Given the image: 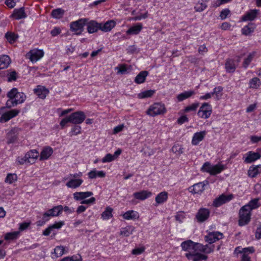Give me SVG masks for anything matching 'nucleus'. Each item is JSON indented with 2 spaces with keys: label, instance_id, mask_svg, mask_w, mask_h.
<instances>
[{
  "label": "nucleus",
  "instance_id": "nucleus-32",
  "mask_svg": "<svg viewBox=\"0 0 261 261\" xmlns=\"http://www.w3.org/2000/svg\"><path fill=\"white\" fill-rule=\"evenodd\" d=\"M260 205L259 199L255 198L250 200L247 204L244 205V206L251 212L252 210L257 208Z\"/></svg>",
  "mask_w": 261,
  "mask_h": 261
},
{
  "label": "nucleus",
  "instance_id": "nucleus-48",
  "mask_svg": "<svg viewBox=\"0 0 261 261\" xmlns=\"http://www.w3.org/2000/svg\"><path fill=\"white\" fill-rule=\"evenodd\" d=\"M113 209L110 207L106 208V210L102 213L101 218L103 220H109L112 217Z\"/></svg>",
  "mask_w": 261,
  "mask_h": 261
},
{
  "label": "nucleus",
  "instance_id": "nucleus-63",
  "mask_svg": "<svg viewBox=\"0 0 261 261\" xmlns=\"http://www.w3.org/2000/svg\"><path fill=\"white\" fill-rule=\"evenodd\" d=\"M185 218V215L184 212H178L177 213L175 216V219L177 221H179L180 223L182 222L183 220Z\"/></svg>",
  "mask_w": 261,
  "mask_h": 261
},
{
  "label": "nucleus",
  "instance_id": "nucleus-53",
  "mask_svg": "<svg viewBox=\"0 0 261 261\" xmlns=\"http://www.w3.org/2000/svg\"><path fill=\"white\" fill-rule=\"evenodd\" d=\"M223 90V88L221 86H218L215 87L213 89V91L212 92L213 93V95L216 96V99L218 100L220 99V97L222 96V91Z\"/></svg>",
  "mask_w": 261,
  "mask_h": 261
},
{
  "label": "nucleus",
  "instance_id": "nucleus-8",
  "mask_svg": "<svg viewBox=\"0 0 261 261\" xmlns=\"http://www.w3.org/2000/svg\"><path fill=\"white\" fill-rule=\"evenodd\" d=\"M71 123L74 124H80L82 123L86 119V115L84 112L78 111L72 113L69 116Z\"/></svg>",
  "mask_w": 261,
  "mask_h": 261
},
{
  "label": "nucleus",
  "instance_id": "nucleus-34",
  "mask_svg": "<svg viewBox=\"0 0 261 261\" xmlns=\"http://www.w3.org/2000/svg\"><path fill=\"white\" fill-rule=\"evenodd\" d=\"M100 23V30L107 32L110 31L115 26V22L113 20H109L105 23Z\"/></svg>",
  "mask_w": 261,
  "mask_h": 261
},
{
  "label": "nucleus",
  "instance_id": "nucleus-4",
  "mask_svg": "<svg viewBox=\"0 0 261 261\" xmlns=\"http://www.w3.org/2000/svg\"><path fill=\"white\" fill-rule=\"evenodd\" d=\"M87 21L88 19L87 18H81L71 22L70 24V30L74 32V34L76 35H81L84 31V27L86 25Z\"/></svg>",
  "mask_w": 261,
  "mask_h": 261
},
{
  "label": "nucleus",
  "instance_id": "nucleus-26",
  "mask_svg": "<svg viewBox=\"0 0 261 261\" xmlns=\"http://www.w3.org/2000/svg\"><path fill=\"white\" fill-rule=\"evenodd\" d=\"M88 176L90 179H95L97 177L103 178L106 176V173L103 171H98L94 169L88 173Z\"/></svg>",
  "mask_w": 261,
  "mask_h": 261
},
{
  "label": "nucleus",
  "instance_id": "nucleus-57",
  "mask_svg": "<svg viewBox=\"0 0 261 261\" xmlns=\"http://www.w3.org/2000/svg\"><path fill=\"white\" fill-rule=\"evenodd\" d=\"M206 7L207 5L205 3H197L194 7V9L196 12H200L203 11Z\"/></svg>",
  "mask_w": 261,
  "mask_h": 261
},
{
  "label": "nucleus",
  "instance_id": "nucleus-44",
  "mask_svg": "<svg viewBox=\"0 0 261 261\" xmlns=\"http://www.w3.org/2000/svg\"><path fill=\"white\" fill-rule=\"evenodd\" d=\"M5 37L10 43L13 44L16 41L18 36L14 33L8 32L6 33Z\"/></svg>",
  "mask_w": 261,
  "mask_h": 261
},
{
  "label": "nucleus",
  "instance_id": "nucleus-17",
  "mask_svg": "<svg viewBox=\"0 0 261 261\" xmlns=\"http://www.w3.org/2000/svg\"><path fill=\"white\" fill-rule=\"evenodd\" d=\"M86 25L87 26V32L89 34L94 33L100 30V23L95 20L89 21L88 19Z\"/></svg>",
  "mask_w": 261,
  "mask_h": 261
},
{
  "label": "nucleus",
  "instance_id": "nucleus-52",
  "mask_svg": "<svg viewBox=\"0 0 261 261\" xmlns=\"http://www.w3.org/2000/svg\"><path fill=\"white\" fill-rule=\"evenodd\" d=\"M65 248L63 246H56L54 249V253L56 257L61 256L64 254Z\"/></svg>",
  "mask_w": 261,
  "mask_h": 261
},
{
  "label": "nucleus",
  "instance_id": "nucleus-33",
  "mask_svg": "<svg viewBox=\"0 0 261 261\" xmlns=\"http://www.w3.org/2000/svg\"><path fill=\"white\" fill-rule=\"evenodd\" d=\"M83 182V180L82 179H74L71 178L66 184L67 187L76 189L79 187Z\"/></svg>",
  "mask_w": 261,
  "mask_h": 261
},
{
  "label": "nucleus",
  "instance_id": "nucleus-36",
  "mask_svg": "<svg viewBox=\"0 0 261 261\" xmlns=\"http://www.w3.org/2000/svg\"><path fill=\"white\" fill-rule=\"evenodd\" d=\"M28 159L30 161V164H33L35 163V160L38 158L39 156V152L36 149L30 150L29 151L26 153Z\"/></svg>",
  "mask_w": 261,
  "mask_h": 261
},
{
  "label": "nucleus",
  "instance_id": "nucleus-9",
  "mask_svg": "<svg viewBox=\"0 0 261 261\" xmlns=\"http://www.w3.org/2000/svg\"><path fill=\"white\" fill-rule=\"evenodd\" d=\"M207 185H208V181L205 180L202 182L195 184L190 187L188 190L190 192L193 194H201L205 190V186Z\"/></svg>",
  "mask_w": 261,
  "mask_h": 261
},
{
  "label": "nucleus",
  "instance_id": "nucleus-6",
  "mask_svg": "<svg viewBox=\"0 0 261 261\" xmlns=\"http://www.w3.org/2000/svg\"><path fill=\"white\" fill-rule=\"evenodd\" d=\"M4 109V107L0 108V115H1V117H0L1 122H6L11 119L17 116L20 113V111L16 109L11 110L4 113L3 111Z\"/></svg>",
  "mask_w": 261,
  "mask_h": 261
},
{
  "label": "nucleus",
  "instance_id": "nucleus-29",
  "mask_svg": "<svg viewBox=\"0 0 261 261\" xmlns=\"http://www.w3.org/2000/svg\"><path fill=\"white\" fill-rule=\"evenodd\" d=\"M226 168V166L221 163H218L216 165H213L210 175H216L217 174H220Z\"/></svg>",
  "mask_w": 261,
  "mask_h": 261
},
{
  "label": "nucleus",
  "instance_id": "nucleus-40",
  "mask_svg": "<svg viewBox=\"0 0 261 261\" xmlns=\"http://www.w3.org/2000/svg\"><path fill=\"white\" fill-rule=\"evenodd\" d=\"M155 91L154 90H147L142 91L138 94V97L140 99H144L151 97Z\"/></svg>",
  "mask_w": 261,
  "mask_h": 261
},
{
  "label": "nucleus",
  "instance_id": "nucleus-49",
  "mask_svg": "<svg viewBox=\"0 0 261 261\" xmlns=\"http://www.w3.org/2000/svg\"><path fill=\"white\" fill-rule=\"evenodd\" d=\"M213 164L209 162H205L201 167L200 170L203 172H206L211 174Z\"/></svg>",
  "mask_w": 261,
  "mask_h": 261
},
{
  "label": "nucleus",
  "instance_id": "nucleus-35",
  "mask_svg": "<svg viewBox=\"0 0 261 261\" xmlns=\"http://www.w3.org/2000/svg\"><path fill=\"white\" fill-rule=\"evenodd\" d=\"M195 93V92L192 90L186 91H184V92H182V93L179 94L177 96V99L178 101H182L189 98L193 95H194Z\"/></svg>",
  "mask_w": 261,
  "mask_h": 261
},
{
  "label": "nucleus",
  "instance_id": "nucleus-56",
  "mask_svg": "<svg viewBox=\"0 0 261 261\" xmlns=\"http://www.w3.org/2000/svg\"><path fill=\"white\" fill-rule=\"evenodd\" d=\"M64 258L67 259L65 261H82V257L79 254L71 256L65 257Z\"/></svg>",
  "mask_w": 261,
  "mask_h": 261
},
{
  "label": "nucleus",
  "instance_id": "nucleus-38",
  "mask_svg": "<svg viewBox=\"0 0 261 261\" xmlns=\"http://www.w3.org/2000/svg\"><path fill=\"white\" fill-rule=\"evenodd\" d=\"M255 28V25L253 23H249L244 27L242 29V33L244 35H248L252 33Z\"/></svg>",
  "mask_w": 261,
  "mask_h": 261
},
{
  "label": "nucleus",
  "instance_id": "nucleus-12",
  "mask_svg": "<svg viewBox=\"0 0 261 261\" xmlns=\"http://www.w3.org/2000/svg\"><path fill=\"white\" fill-rule=\"evenodd\" d=\"M233 198V195L232 194L228 195L222 194L214 200L213 205L216 207H219L222 204L230 201Z\"/></svg>",
  "mask_w": 261,
  "mask_h": 261
},
{
  "label": "nucleus",
  "instance_id": "nucleus-50",
  "mask_svg": "<svg viewBox=\"0 0 261 261\" xmlns=\"http://www.w3.org/2000/svg\"><path fill=\"white\" fill-rule=\"evenodd\" d=\"M11 63V60L8 55L0 56V65H9Z\"/></svg>",
  "mask_w": 261,
  "mask_h": 261
},
{
  "label": "nucleus",
  "instance_id": "nucleus-31",
  "mask_svg": "<svg viewBox=\"0 0 261 261\" xmlns=\"http://www.w3.org/2000/svg\"><path fill=\"white\" fill-rule=\"evenodd\" d=\"M214 246H209L208 245H203L200 243H198L197 251H199L200 253L203 252L206 254H209L214 251Z\"/></svg>",
  "mask_w": 261,
  "mask_h": 261
},
{
  "label": "nucleus",
  "instance_id": "nucleus-41",
  "mask_svg": "<svg viewBox=\"0 0 261 261\" xmlns=\"http://www.w3.org/2000/svg\"><path fill=\"white\" fill-rule=\"evenodd\" d=\"M20 235L19 231H13L7 233L4 237V239L7 241H13L17 239Z\"/></svg>",
  "mask_w": 261,
  "mask_h": 261
},
{
  "label": "nucleus",
  "instance_id": "nucleus-54",
  "mask_svg": "<svg viewBox=\"0 0 261 261\" xmlns=\"http://www.w3.org/2000/svg\"><path fill=\"white\" fill-rule=\"evenodd\" d=\"M81 127L78 124H75L71 129L69 134L70 136H75L81 133Z\"/></svg>",
  "mask_w": 261,
  "mask_h": 261
},
{
  "label": "nucleus",
  "instance_id": "nucleus-58",
  "mask_svg": "<svg viewBox=\"0 0 261 261\" xmlns=\"http://www.w3.org/2000/svg\"><path fill=\"white\" fill-rule=\"evenodd\" d=\"M114 70L117 74H124L127 72L126 66H116Z\"/></svg>",
  "mask_w": 261,
  "mask_h": 261
},
{
  "label": "nucleus",
  "instance_id": "nucleus-22",
  "mask_svg": "<svg viewBox=\"0 0 261 261\" xmlns=\"http://www.w3.org/2000/svg\"><path fill=\"white\" fill-rule=\"evenodd\" d=\"M261 173V165L251 166L248 170V175L250 177H255L257 175Z\"/></svg>",
  "mask_w": 261,
  "mask_h": 261
},
{
  "label": "nucleus",
  "instance_id": "nucleus-62",
  "mask_svg": "<svg viewBox=\"0 0 261 261\" xmlns=\"http://www.w3.org/2000/svg\"><path fill=\"white\" fill-rule=\"evenodd\" d=\"M31 223L30 222H24L19 224V231H22L27 229L30 225Z\"/></svg>",
  "mask_w": 261,
  "mask_h": 261
},
{
  "label": "nucleus",
  "instance_id": "nucleus-25",
  "mask_svg": "<svg viewBox=\"0 0 261 261\" xmlns=\"http://www.w3.org/2000/svg\"><path fill=\"white\" fill-rule=\"evenodd\" d=\"M168 194L166 191H163L158 194L155 198L156 204L155 206L162 204L166 202L168 199Z\"/></svg>",
  "mask_w": 261,
  "mask_h": 261
},
{
  "label": "nucleus",
  "instance_id": "nucleus-61",
  "mask_svg": "<svg viewBox=\"0 0 261 261\" xmlns=\"http://www.w3.org/2000/svg\"><path fill=\"white\" fill-rule=\"evenodd\" d=\"M230 11L228 9H223L221 12L220 14V18L222 20H224L226 19L227 16L230 14Z\"/></svg>",
  "mask_w": 261,
  "mask_h": 261
},
{
  "label": "nucleus",
  "instance_id": "nucleus-13",
  "mask_svg": "<svg viewBox=\"0 0 261 261\" xmlns=\"http://www.w3.org/2000/svg\"><path fill=\"white\" fill-rule=\"evenodd\" d=\"M63 211V206L59 205L48 210L43 214V219H45L48 217H57L61 214Z\"/></svg>",
  "mask_w": 261,
  "mask_h": 261
},
{
  "label": "nucleus",
  "instance_id": "nucleus-30",
  "mask_svg": "<svg viewBox=\"0 0 261 261\" xmlns=\"http://www.w3.org/2000/svg\"><path fill=\"white\" fill-rule=\"evenodd\" d=\"M258 12V10H252L249 12H247L245 15H244L242 17V20L243 21H252L254 20L257 16V14Z\"/></svg>",
  "mask_w": 261,
  "mask_h": 261
},
{
  "label": "nucleus",
  "instance_id": "nucleus-15",
  "mask_svg": "<svg viewBox=\"0 0 261 261\" xmlns=\"http://www.w3.org/2000/svg\"><path fill=\"white\" fill-rule=\"evenodd\" d=\"M260 159V155L256 152L249 151L247 152L243 158L244 162L246 164H250Z\"/></svg>",
  "mask_w": 261,
  "mask_h": 261
},
{
  "label": "nucleus",
  "instance_id": "nucleus-37",
  "mask_svg": "<svg viewBox=\"0 0 261 261\" xmlns=\"http://www.w3.org/2000/svg\"><path fill=\"white\" fill-rule=\"evenodd\" d=\"M148 74L146 71H141L135 77V82L138 84L144 83Z\"/></svg>",
  "mask_w": 261,
  "mask_h": 261
},
{
  "label": "nucleus",
  "instance_id": "nucleus-23",
  "mask_svg": "<svg viewBox=\"0 0 261 261\" xmlns=\"http://www.w3.org/2000/svg\"><path fill=\"white\" fill-rule=\"evenodd\" d=\"M53 153V149L51 147L48 146L44 147L40 153V160H47Z\"/></svg>",
  "mask_w": 261,
  "mask_h": 261
},
{
  "label": "nucleus",
  "instance_id": "nucleus-43",
  "mask_svg": "<svg viewBox=\"0 0 261 261\" xmlns=\"http://www.w3.org/2000/svg\"><path fill=\"white\" fill-rule=\"evenodd\" d=\"M7 76L8 82H12L15 81L18 78V73L15 70H8Z\"/></svg>",
  "mask_w": 261,
  "mask_h": 261
},
{
  "label": "nucleus",
  "instance_id": "nucleus-27",
  "mask_svg": "<svg viewBox=\"0 0 261 261\" xmlns=\"http://www.w3.org/2000/svg\"><path fill=\"white\" fill-rule=\"evenodd\" d=\"M143 28L142 24L138 23L131 27L126 31L127 35H138L141 32Z\"/></svg>",
  "mask_w": 261,
  "mask_h": 261
},
{
  "label": "nucleus",
  "instance_id": "nucleus-28",
  "mask_svg": "<svg viewBox=\"0 0 261 261\" xmlns=\"http://www.w3.org/2000/svg\"><path fill=\"white\" fill-rule=\"evenodd\" d=\"M11 17H14L17 20L27 17V14L25 13L24 8L22 7L18 9H15L13 14L11 15Z\"/></svg>",
  "mask_w": 261,
  "mask_h": 261
},
{
  "label": "nucleus",
  "instance_id": "nucleus-51",
  "mask_svg": "<svg viewBox=\"0 0 261 261\" xmlns=\"http://www.w3.org/2000/svg\"><path fill=\"white\" fill-rule=\"evenodd\" d=\"M16 163L17 165H22L26 163H30V161L25 153L24 156H18L16 160Z\"/></svg>",
  "mask_w": 261,
  "mask_h": 261
},
{
  "label": "nucleus",
  "instance_id": "nucleus-14",
  "mask_svg": "<svg viewBox=\"0 0 261 261\" xmlns=\"http://www.w3.org/2000/svg\"><path fill=\"white\" fill-rule=\"evenodd\" d=\"M20 130L21 129L18 127H14L7 133L6 138L7 144L14 143L17 140Z\"/></svg>",
  "mask_w": 261,
  "mask_h": 261
},
{
  "label": "nucleus",
  "instance_id": "nucleus-20",
  "mask_svg": "<svg viewBox=\"0 0 261 261\" xmlns=\"http://www.w3.org/2000/svg\"><path fill=\"white\" fill-rule=\"evenodd\" d=\"M152 195V193L147 190H142L139 192H135L133 194V196L136 199L139 200H144L149 197Z\"/></svg>",
  "mask_w": 261,
  "mask_h": 261
},
{
  "label": "nucleus",
  "instance_id": "nucleus-46",
  "mask_svg": "<svg viewBox=\"0 0 261 261\" xmlns=\"http://www.w3.org/2000/svg\"><path fill=\"white\" fill-rule=\"evenodd\" d=\"M134 228L132 226H127L122 228L120 231V234L124 237H128L133 233Z\"/></svg>",
  "mask_w": 261,
  "mask_h": 261
},
{
  "label": "nucleus",
  "instance_id": "nucleus-18",
  "mask_svg": "<svg viewBox=\"0 0 261 261\" xmlns=\"http://www.w3.org/2000/svg\"><path fill=\"white\" fill-rule=\"evenodd\" d=\"M185 256L189 260L193 261H200L202 260H206L207 256L201 253L199 251H195L192 254H185Z\"/></svg>",
  "mask_w": 261,
  "mask_h": 261
},
{
  "label": "nucleus",
  "instance_id": "nucleus-45",
  "mask_svg": "<svg viewBox=\"0 0 261 261\" xmlns=\"http://www.w3.org/2000/svg\"><path fill=\"white\" fill-rule=\"evenodd\" d=\"M64 12V10L62 9L58 8L52 11L51 16L55 18L60 19L63 17Z\"/></svg>",
  "mask_w": 261,
  "mask_h": 261
},
{
  "label": "nucleus",
  "instance_id": "nucleus-64",
  "mask_svg": "<svg viewBox=\"0 0 261 261\" xmlns=\"http://www.w3.org/2000/svg\"><path fill=\"white\" fill-rule=\"evenodd\" d=\"M145 250L144 247L136 248L132 250V253L134 255H139L142 254Z\"/></svg>",
  "mask_w": 261,
  "mask_h": 261
},
{
  "label": "nucleus",
  "instance_id": "nucleus-7",
  "mask_svg": "<svg viewBox=\"0 0 261 261\" xmlns=\"http://www.w3.org/2000/svg\"><path fill=\"white\" fill-rule=\"evenodd\" d=\"M198 243L188 240L181 243V247L183 250L187 252L186 254H192L197 251Z\"/></svg>",
  "mask_w": 261,
  "mask_h": 261
},
{
  "label": "nucleus",
  "instance_id": "nucleus-39",
  "mask_svg": "<svg viewBox=\"0 0 261 261\" xmlns=\"http://www.w3.org/2000/svg\"><path fill=\"white\" fill-rule=\"evenodd\" d=\"M139 217L137 212L134 211H128L123 215V218L126 220H133L137 219Z\"/></svg>",
  "mask_w": 261,
  "mask_h": 261
},
{
  "label": "nucleus",
  "instance_id": "nucleus-47",
  "mask_svg": "<svg viewBox=\"0 0 261 261\" xmlns=\"http://www.w3.org/2000/svg\"><path fill=\"white\" fill-rule=\"evenodd\" d=\"M17 180V175L15 173H8L5 181L9 184H12Z\"/></svg>",
  "mask_w": 261,
  "mask_h": 261
},
{
  "label": "nucleus",
  "instance_id": "nucleus-1",
  "mask_svg": "<svg viewBox=\"0 0 261 261\" xmlns=\"http://www.w3.org/2000/svg\"><path fill=\"white\" fill-rule=\"evenodd\" d=\"M167 112L165 105L162 102H154L150 105L146 111V114L150 117L164 115Z\"/></svg>",
  "mask_w": 261,
  "mask_h": 261
},
{
  "label": "nucleus",
  "instance_id": "nucleus-11",
  "mask_svg": "<svg viewBox=\"0 0 261 261\" xmlns=\"http://www.w3.org/2000/svg\"><path fill=\"white\" fill-rule=\"evenodd\" d=\"M44 56V51L42 49H34L30 50L26 55L27 57L30 59L34 63L40 59Z\"/></svg>",
  "mask_w": 261,
  "mask_h": 261
},
{
  "label": "nucleus",
  "instance_id": "nucleus-16",
  "mask_svg": "<svg viewBox=\"0 0 261 261\" xmlns=\"http://www.w3.org/2000/svg\"><path fill=\"white\" fill-rule=\"evenodd\" d=\"M223 238V234L218 231L210 232L205 237V241L212 244Z\"/></svg>",
  "mask_w": 261,
  "mask_h": 261
},
{
  "label": "nucleus",
  "instance_id": "nucleus-19",
  "mask_svg": "<svg viewBox=\"0 0 261 261\" xmlns=\"http://www.w3.org/2000/svg\"><path fill=\"white\" fill-rule=\"evenodd\" d=\"M34 92L40 98L44 99L48 94L49 90L44 86L38 85L34 89Z\"/></svg>",
  "mask_w": 261,
  "mask_h": 261
},
{
  "label": "nucleus",
  "instance_id": "nucleus-2",
  "mask_svg": "<svg viewBox=\"0 0 261 261\" xmlns=\"http://www.w3.org/2000/svg\"><path fill=\"white\" fill-rule=\"evenodd\" d=\"M7 96L9 98L13 99L14 104L17 105L23 103L26 99L24 93L18 92L16 88H12L7 93Z\"/></svg>",
  "mask_w": 261,
  "mask_h": 261
},
{
  "label": "nucleus",
  "instance_id": "nucleus-55",
  "mask_svg": "<svg viewBox=\"0 0 261 261\" xmlns=\"http://www.w3.org/2000/svg\"><path fill=\"white\" fill-rule=\"evenodd\" d=\"M199 102L193 103L187 107L184 110L185 112L188 113L189 112H195L199 107Z\"/></svg>",
  "mask_w": 261,
  "mask_h": 261
},
{
  "label": "nucleus",
  "instance_id": "nucleus-24",
  "mask_svg": "<svg viewBox=\"0 0 261 261\" xmlns=\"http://www.w3.org/2000/svg\"><path fill=\"white\" fill-rule=\"evenodd\" d=\"M93 193L90 191L87 192H76L73 194V198L76 200H83L86 198L93 195Z\"/></svg>",
  "mask_w": 261,
  "mask_h": 261
},
{
  "label": "nucleus",
  "instance_id": "nucleus-5",
  "mask_svg": "<svg viewBox=\"0 0 261 261\" xmlns=\"http://www.w3.org/2000/svg\"><path fill=\"white\" fill-rule=\"evenodd\" d=\"M212 113V106L207 102H204L200 106L197 112V115L201 118L207 119L211 116Z\"/></svg>",
  "mask_w": 261,
  "mask_h": 261
},
{
  "label": "nucleus",
  "instance_id": "nucleus-42",
  "mask_svg": "<svg viewBox=\"0 0 261 261\" xmlns=\"http://www.w3.org/2000/svg\"><path fill=\"white\" fill-rule=\"evenodd\" d=\"M261 85V82L258 77H253L249 81V87L252 89H257Z\"/></svg>",
  "mask_w": 261,
  "mask_h": 261
},
{
  "label": "nucleus",
  "instance_id": "nucleus-21",
  "mask_svg": "<svg viewBox=\"0 0 261 261\" xmlns=\"http://www.w3.org/2000/svg\"><path fill=\"white\" fill-rule=\"evenodd\" d=\"M206 134L205 131H201L195 133L192 137L191 143L193 145H197L202 141Z\"/></svg>",
  "mask_w": 261,
  "mask_h": 261
},
{
  "label": "nucleus",
  "instance_id": "nucleus-59",
  "mask_svg": "<svg viewBox=\"0 0 261 261\" xmlns=\"http://www.w3.org/2000/svg\"><path fill=\"white\" fill-rule=\"evenodd\" d=\"M114 160H115V159H114L113 155L111 153H107L105 156V157H103L102 159L101 162L103 163H109V162H112Z\"/></svg>",
  "mask_w": 261,
  "mask_h": 261
},
{
  "label": "nucleus",
  "instance_id": "nucleus-60",
  "mask_svg": "<svg viewBox=\"0 0 261 261\" xmlns=\"http://www.w3.org/2000/svg\"><path fill=\"white\" fill-rule=\"evenodd\" d=\"M172 151L173 152L175 153H177V154H181L183 153L184 152V149L181 146H179L178 145H174L172 147Z\"/></svg>",
  "mask_w": 261,
  "mask_h": 261
},
{
  "label": "nucleus",
  "instance_id": "nucleus-10",
  "mask_svg": "<svg viewBox=\"0 0 261 261\" xmlns=\"http://www.w3.org/2000/svg\"><path fill=\"white\" fill-rule=\"evenodd\" d=\"M210 215V211L208 208H200L195 216L197 222L201 223L208 219Z\"/></svg>",
  "mask_w": 261,
  "mask_h": 261
},
{
  "label": "nucleus",
  "instance_id": "nucleus-3",
  "mask_svg": "<svg viewBox=\"0 0 261 261\" xmlns=\"http://www.w3.org/2000/svg\"><path fill=\"white\" fill-rule=\"evenodd\" d=\"M251 216V212L243 206L239 213V225L243 226L248 224L250 221Z\"/></svg>",
  "mask_w": 261,
  "mask_h": 261
}]
</instances>
